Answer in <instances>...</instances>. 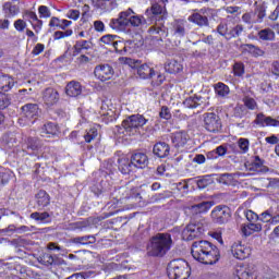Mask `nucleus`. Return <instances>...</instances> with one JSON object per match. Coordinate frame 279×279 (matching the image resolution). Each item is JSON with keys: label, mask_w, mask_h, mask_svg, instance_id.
I'll return each mask as SVG.
<instances>
[{"label": "nucleus", "mask_w": 279, "mask_h": 279, "mask_svg": "<svg viewBox=\"0 0 279 279\" xmlns=\"http://www.w3.org/2000/svg\"><path fill=\"white\" fill-rule=\"evenodd\" d=\"M153 154L157 156V158H167V156L171 154V146L166 142H158L153 147Z\"/></svg>", "instance_id": "nucleus-20"}, {"label": "nucleus", "mask_w": 279, "mask_h": 279, "mask_svg": "<svg viewBox=\"0 0 279 279\" xmlns=\"http://www.w3.org/2000/svg\"><path fill=\"white\" fill-rule=\"evenodd\" d=\"M53 256L49 254H44L43 257H40L41 265H46L47 267H49V265H53Z\"/></svg>", "instance_id": "nucleus-62"}, {"label": "nucleus", "mask_w": 279, "mask_h": 279, "mask_svg": "<svg viewBox=\"0 0 279 279\" xmlns=\"http://www.w3.org/2000/svg\"><path fill=\"white\" fill-rule=\"evenodd\" d=\"M12 180V172L10 169H0V186H5Z\"/></svg>", "instance_id": "nucleus-45"}, {"label": "nucleus", "mask_w": 279, "mask_h": 279, "mask_svg": "<svg viewBox=\"0 0 279 279\" xmlns=\"http://www.w3.org/2000/svg\"><path fill=\"white\" fill-rule=\"evenodd\" d=\"M97 136H99V132L97 131V129L95 128L89 129L84 135L85 143H90L92 141H95Z\"/></svg>", "instance_id": "nucleus-53"}, {"label": "nucleus", "mask_w": 279, "mask_h": 279, "mask_svg": "<svg viewBox=\"0 0 279 279\" xmlns=\"http://www.w3.org/2000/svg\"><path fill=\"white\" fill-rule=\"evenodd\" d=\"M113 49L117 51V53H120L123 56V53H128V46H125V41L121 40L120 37L116 39V43L113 44Z\"/></svg>", "instance_id": "nucleus-46"}, {"label": "nucleus", "mask_w": 279, "mask_h": 279, "mask_svg": "<svg viewBox=\"0 0 279 279\" xmlns=\"http://www.w3.org/2000/svg\"><path fill=\"white\" fill-rule=\"evenodd\" d=\"M147 123V119L141 114H133L123 120L122 128L128 136L141 134V128Z\"/></svg>", "instance_id": "nucleus-4"}, {"label": "nucleus", "mask_w": 279, "mask_h": 279, "mask_svg": "<svg viewBox=\"0 0 279 279\" xmlns=\"http://www.w3.org/2000/svg\"><path fill=\"white\" fill-rule=\"evenodd\" d=\"M12 104V98L8 96L5 93L0 92V110H5Z\"/></svg>", "instance_id": "nucleus-50"}, {"label": "nucleus", "mask_w": 279, "mask_h": 279, "mask_svg": "<svg viewBox=\"0 0 279 279\" xmlns=\"http://www.w3.org/2000/svg\"><path fill=\"white\" fill-rule=\"evenodd\" d=\"M204 104V97L201 95L190 96L183 101L185 108H197V106H202Z\"/></svg>", "instance_id": "nucleus-34"}, {"label": "nucleus", "mask_w": 279, "mask_h": 279, "mask_svg": "<svg viewBox=\"0 0 279 279\" xmlns=\"http://www.w3.org/2000/svg\"><path fill=\"white\" fill-rule=\"evenodd\" d=\"M147 19L150 21H165L167 19V9L162 8V5L155 3L147 9L145 12Z\"/></svg>", "instance_id": "nucleus-10"}, {"label": "nucleus", "mask_w": 279, "mask_h": 279, "mask_svg": "<svg viewBox=\"0 0 279 279\" xmlns=\"http://www.w3.org/2000/svg\"><path fill=\"white\" fill-rule=\"evenodd\" d=\"M187 21L194 23V25H197L198 27H208L210 25L208 16L202 15L201 13H193L187 17Z\"/></svg>", "instance_id": "nucleus-27"}, {"label": "nucleus", "mask_w": 279, "mask_h": 279, "mask_svg": "<svg viewBox=\"0 0 279 279\" xmlns=\"http://www.w3.org/2000/svg\"><path fill=\"white\" fill-rule=\"evenodd\" d=\"M167 274L169 279H189L191 267L184 259H173L168 264Z\"/></svg>", "instance_id": "nucleus-3"}, {"label": "nucleus", "mask_w": 279, "mask_h": 279, "mask_svg": "<svg viewBox=\"0 0 279 279\" xmlns=\"http://www.w3.org/2000/svg\"><path fill=\"white\" fill-rule=\"evenodd\" d=\"M14 87V78L10 75L0 76V90L8 93Z\"/></svg>", "instance_id": "nucleus-33"}, {"label": "nucleus", "mask_w": 279, "mask_h": 279, "mask_svg": "<svg viewBox=\"0 0 279 279\" xmlns=\"http://www.w3.org/2000/svg\"><path fill=\"white\" fill-rule=\"evenodd\" d=\"M38 12L40 14V19H49L51 16V11L46 5H40L38 8Z\"/></svg>", "instance_id": "nucleus-59"}, {"label": "nucleus", "mask_w": 279, "mask_h": 279, "mask_svg": "<svg viewBox=\"0 0 279 279\" xmlns=\"http://www.w3.org/2000/svg\"><path fill=\"white\" fill-rule=\"evenodd\" d=\"M245 32V27L242 24L235 26H229V35L227 40H232V38H239Z\"/></svg>", "instance_id": "nucleus-40"}, {"label": "nucleus", "mask_w": 279, "mask_h": 279, "mask_svg": "<svg viewBox=\"0 0 279 279\" xmlns=\"http://www.w3.org/2000/svg\"><path fill=\"white\" fill-rule=\"evenodd\" d=\"M31 219H34L35 221H40V223L51 222V216L47 211H44V213L35 211L31 214Z\"/></svg>", "instance_id": "nucleus-43"}, {"label": "nucleus", "mask_w": 279, "mask_h": 279, "mask_svg": "<svg viewBox=\"0 0 279 279\" xmlns=\"http://www.w3.org/2000/svg\"><path fill=\"white\" fill-rule=\"evenodd\" d=\"M173 35L178 38H184L186 36V20H177L172 24Z\"/></svg>", "instance_id": "nucleus-22"}, {"label": "nucleus", "mask_w": 279, "mask_h": 279, "mask_svg": "<svg viewBox=\"0 0 279 279\" xmlns=\"http://www.w3.org/2000/svg\"><path fill=\"white\" fill-rule=\"evenodd\" d=\"M118 169L120 172L123 173V175H129V173H132L134 171V163H132V159H128L125 157H122L118 159Z\"/></svg>", "instance_id": "nucleus-21"}, {"label": "nucleus", "mask_w": 279, "mask_h": 279, "mask_svg": "<svg viewBox=\"0 0 279 279\" xmlns=\"http://www.w3.org/2000/svg\"><path fill=\"white\" fill-rule=\"evenodd\" d=\"M148 34H151V36H165V29L158 25H154L149 27Z\"/></svg>", "instance_id": "nucleus-57"}, {"label": "nucleus", "mask_w": 279, "mask_h": 279, "mask_svg": "<svg viewBox=\"0 0 279 279\" xmlns=\"http://www.w3.org/2000/svg\"><path fill=\"white\" fill-rule=\"evenodd\" d=\"M245 108L248 110H256L258 108V104H256V100L250 96H244L242 99Z\"/></svg>", "instance_id": "nucleus-51"}, {"label": "nucleus", "mask_w": 279, "mask_h": 279, "mask_svg": "<svg viewBox=\"0 0 279 279\" xmlns=\"http://www.w3.org/2000/svg\"><path fill=\"white\" fill-rule=\"evenodd\" d=\"M126 60L130 66L136 70V73L141 80H149L156 75L154 68L149 66L147 63L141 64V61H134L132 59Z\"/></svg>", "instance_id": "nucleus-6"}, {"label": "nucleus", "mask_w": 279, "mask_h": 279, "mask_svg": "<svg viewBox=\"0 0 279 279\" xmlns=\"http://www.w3.org/2000/svg\"><path fill=\"white\" fill-rule=\"evenodd\" d=\"M235 276L239 279H256L254 268H251L250 266H238L235 269Z\"/></svg>", "instance_id": "nucleus-24"}, {"label": "nucleus", "mask_w": 279, "mask_h": 279, "mask_svg": "<svg viewBox=\"0 0 279 279\" xmlns=\"http://www.w3.org/2000/svg\"><path fill=\"white\" fill-rule=\"evenodd\" d=\"M41 136H47L51 138V136H56L58 134V124L53 122H47L41 126L40 130Z\"/></svg>", "instance_id": "nucleus-29"}, {"label": "nucleus", "mask_w": 279, "mask_h": 279, "mask_svg": "<svg viewBox=\"0 0 279 279\" xmlns=\"http://www.w3.org/2000/svg\"><path fill=\"white\" fill-rule=\"evenodd\" d=\"M45 145V142L40 140V137H32L28 136L24 138V142L22 144L23 151H26L28 156H34V154H37V151H40Z\"/></svg>", "instance_id": "nucleus-8"}, {"label": "nucleus", "mask_w": 279, "mask_h": 279, "mask_svg": "<svg viewBox=\"0 0 279 279\" xmlns=\"http://www.w3.org/2000/svg\"><path fill=\"white\" fill-rule=\"evenodd\" d=\"M233 73L236 77H242L245 74V65L243 63H234Z\"/></svg>", "instance_id": "nucleus-56"}, {"label": "nucleus", "mask_w": 279, "mask_h": 279, "mask_svg": "<svg viewBox=\"0 0 279 279\" xmlns=\"http://www.w3.org/2000/svg\"><path fill=\"white\" fill-rule=\"evenodd\" d=\"M43 101L47 108H52L60 101V93L53 87H48L43 92Z\"/></svg>", "instance_id": "nucleus-16"}, {"label": "nucleus", "mask_w": 279, "mask_h": 279, "mask_svg": "<svg viewBox=\"0 0 279 279\" xmlns=\"http://www.w3.org/2000/svg\"><path fill=\"white\" fill-rule=\"evenodd\" d=\"M173 239L169 233H157L150 239L148 245V255L157 258H162L171 250Z\"/></svg>", "instance_id": "nucleus-2"}, {"label": "nucleus", "mask_w": 279, "mask_h": 279, "mask_svg": "<svg viewBox=\"0 0 279 279\" xmlns=\"http://www.w3.org/2000/svg\"><path fill=\"white\" fill-rule=\"evenodd\" d=\"M66 19H71L72 21H77L80 19V10L71 9L66 12Z\"/></svg>", "instance_id": "nucleus-63"}, {"label": "nucleus", "mask_w": 279, "mask_h": 279, "mask_svg": "<svg viewBox=\"0 0 279 279\" xmlns=\"http://www.w3.org/2000/svg\"><path fill=\"white\" fill-rule=\"evenodd\" d=\"M21 110L22 117L27 119V121H32V123H34L40 114V108L37 104H26L21 108Z\"/></svg>", "instance_id": "nucleus-14"}, {"label": "nucleus", "mask_w": 279, "mask_h": 279, "mask_svg": "<svg viewBox=\"0 0 279 279\" xmlns=\"http://www.w3.org/2000/svg\"><path fill=\"white\" fill-rule=\"evenodd\" d=\"M88 49H93V41L90 40H76L73 46V56H80L83 51H88Z\"/></svg>", "instance_id": "nucleus-26"}, {"label": "nucleus", "mask_w": 279, "mask_h": 279, "mask_svg": "<svg viewBox=\"0 0 279 279\" xmlns=\"http://www.w3.org/2000/svg\"><path fill=\"white\" fill-rule=\"evenodd\" d=\"M258 220L263 221V223H271V208L264 211Z\"/></svg>", "instance_id": "nucleus-60"}, {"label": "nucleus", "mask_w": 279, "mask_h": 279, "mask_svg": "<svg viewBox=\"0 0 279 279\" xmlns=\"http://www.w3.org/2000/svg\"><path fill=\"white\" fill-rule=\"evenodd\" d=\"M130 14H134L132 9L120 12L118 17L110 20L109 27H111V29H116L117 32H123L129 25L128 19H130Z\"/></svg>", "instance_id": "nucleus-7"}, {"label": "nucleus", "mask_w": 279, "mask_h": 279, "mask_svg": "<svg viewBox=\"0 0 279 279\" xmlns=\"http://www.w3.org/2000/svg\"><path fill=\"white\" fill-rule=\"evenodd\" d=\"M171 143L175 149H183V147L191 141V136L186 131H179L171 133Z\"/></svg>", "instance_id": "nucleus-15"}, {"label": "nucleus", "mask_w": 279, "mask_h": 279, "mask_svg": "<svg viewBox=\"0 0 279 279\" xmlns=\"http://www.w3.org/2000/svg\"><path fill=\"white\" fill-rule=\"evenodd\" d=\"M255 19L257 20V23H263V19L267 16V7H265V4H258V2H255Z\"/></svg>", "instance_id": "nucleus-41"}, {"label": "nucleus", "mask_w": 279, "mask_h": 279, "mask_svg": "<svg viewBox=\"0 0 279 279\" xmlns=\"http://www.w3.org/2000/svg\"><path fill=\"white\" fill-rule=\"evenodd\" d=\"M254 123L255 125H259V128H279V120L267 117L263 112L256 116Z\"/></svg>", "instance_id": "nucleus-17"}, {"label": "nucleus", "mask_w": 279, "mask_h": 279, "mask_svg": "<svg viewBox=\"0 0 279 279\" xmlns=\"http://www.w3.org/2000/svg\"><path fill=\"white\" fill-rule=\"evenodd\" d=\"M49 204H51V196H49L45 190H40L35 195V208H37V210H45Z\"/></svg>", "instance_id": "nucleus-18"}, {"label": "nucleus", "mask_w": 279, "mask_h": 279, "mask_svg": "<svg viewBox=\"0 0 279 279\" xmlns=\"http://www.w3.org/2000/svg\"><path fill=\"white\" fill-rule=\"evenodd\" d=\"M165 70L171 74L180 73L182 71V63L177 60H170L165 64Z\"/></svg>", "instance_id": "nucleus-39"}, {"label": "nucleus", "mask_w": 279, "mask_h": 279, "mask_svg": "<svg viewBox=\"0 0 279 279\" xmlns=\"http://www.w3.org/2000/svg\"><path fill=\"white\" fill-rule=\"evenodd\" d=\"M191 254L195 260H198V263L203 265H215L219 263V258H221L219 248L206 240L194 242L192 244Z\"/></svg>", "instance_id": "nucleus-1"}, {"label": "nucleus", "mask_w": 279, "mask_h": 279, "mask_svg": "<svg viewBox=\"0 0 279 279\" xmlns=\"http://www.w3.org/2000/svg\"><path fill=\"white\" fill-rule=\"evenodd\" d=\"M3 12L8 19H13V16L21 12V9H19V5L12 4V2H7L3 5Z\"/></svg>", "instance_id": "nucleus-38"}, {"label": "nucleus", "mask_w": 279, "mask_h": 279, "mask_svg": "<svg viewBox=\"0 0 279 279\" xmlns=\"http://www.w3.org/2000/svg\"><path fill=\"white\" fill-rule=\"evenodd\" d=\"M260 230H263V225L260 223L250 222L241 226V231L244 236H252L254 232H260Z\"/></svg>", "instance_id": "nucleus-30"}, {"label": "nucleus", "mask_w": 279, "mask_h": 279, "mask_svg": "<svg viewBox=\"0 0 279 279\" xmlns=\"http://www.w3.org/2000/svg\"><path fill=\"white\" fill-rule=\"evenodd\" d=\"M73 25V22L69 20H60L59 17H51L49 22V27H58L59 29H66Z\"/></svg>", "instance_id": "nucleus-36"}, {"label": "nucleus", "mask_w": 279, "mask_h": 279, "mask_svg": "<svg viewBox=\"0 0 279 279\" xmlns=\"http://www.w3.org/2000/svg\"><path fill=\"white\" fill-rule=\"evenodd\" d=\"M2 141L7 143L9 147H14L19 141L16 140V134L14 133H7L2 136Z\"/></svg>", "instance_id": "nucleus-48"}, {"label": "nucleus", "mask_w": 279, "mask_h": 279, "mask_svg": "<svg viewBox=\"0 0 279 279\" xmlns=\"http://www.w3.org/2000/svg\"><path fill=\"white\" fill-rule=\"evenodd\" d=\"M218 182L220 184H225L226 186H230V184L234 182V175L230 173L220 174Z\"/></svg>", "instance_id": "nucleus-49"}, {"label": "nucleus", "mask_w": 279, "mask_h": 279, "mask_svg": "<svg viewBox=\"0 0 279 279\" xmlns=\"http://www.w3.org/2000/svg\"><path fill=\"white\" fill-rule=\"evenodd\" d=\"M159 117L160 119H165L166 121H169V119H171V110L169 109V107L167 106L161 107Z\"/></svg>", "instance_id": "nucleus-58"}, {"label": "nucleus", "mask_w": 279, "mask_h": 279, "mask_svg": "<svg viewBox=\"0 0 279 279\" xmlns=\"http://www.w3.org/2000/svg\"><path fill=\"white\" fill-rule=\"evenodd\" d=\"M95 241V235H83L71 239V243H74V245H92Z\"/></svg>", "instance_id": "nucleus-37"}, {"label": "nucleus", "mask_w": 279, "mask_h": 279, "mask_svg": "<svg viewBox=\"0 0 279 279\" xmlns=\"http://www.w3.org/2000/svg\"><path fill=\"white\" fill-rule=\"evenodd\" d=\"M204 128L207 132H213L217 134V132H221V119L219 116L214 112L204 113Z\"/></svg>", "instance_id": "nucleus-9"}, {"label": "nucleus", "mask_w": 279, "mask_h": 279, "mask_svg": "<svg viewBox=\"0 0 279 279\" xmlns=\"http://www.w3.org/2000/svg\"><path fill=\"white\" fill-rule=\"evenodd\" d=\"M204 220L190 222L182 231L183 241H193V239H198L204 234Z\"/></svg>", "instance_id": "nucleus-5"}, {"label": "nucleus", "mask_w": 279, "mask_h": 279, "mask_svg": "<svg viewBox=\"0 0 279 279\" xmlns=\"http://www.w3.org/2000/svg\"><path fill=\"white\" fill-rule=\"evenodd\" d=\"M128 21L129 25H132V27H142V25H147V20L141 15L130 14Z\"/></svg>", "instance_id": "nucleus-42"}, {"label": "nucleus", "mask_w": 279, "mask_h": 279, "mask_svg": "<svg viewBox=\"0 0 279 279\" xmlns=\"http://www.w3.org/2000/svg\"><path fill=\"white\" fill-rule=\"evenodd\" d=\"M229 147L234 151V154H247V151H250V140L243 137L238 140V147L240 150L236 149L235 144H231Z\"/></svg>", "instance_id": "nucleus-28"}, {"label": "nucleus", "mask_w": 279, "mask_h": 279, "mask_svg": "<svg viewBox=\"0 0 279 279\" xmlns=\"http://www.w3.org/2000/svg\"><path fill=\"white\" fill-rule=\"evenodd\" d=\"M211 219L215 223H226L230 219V209L227 206H216L211 211Z\"/></svg>", "instance_id": "nucleus-13"}, {"label": "nucleus", "mask_w": 279, "mask_h": 279, "mask_svg": "<svg viewBox=\"0 0 279 279\" xmlns=\"http://www.w3.org/2000/svg\"><path fill=\"white\" fill-rule=\"evenodd\" d=\"M258 38L260 40H275L276 39V33L271 28H264L258 32Z\"/></svg>", "instance_id": "nucleus-44"}, {"label": "nucleus", "mask_w": 279, "mask_h": 279, "mask_svg": "<svg viewBox=\"0 0 279 279\" xmlns=\"http://www.w3.org/2000/svg\"><path fill=\"white\" fill-rule=\"evenodd\" d=\"M217 32L220 36H222V38H225L226 40H228V35L230 33V26H228V24L226 23H220L217 26Z\"/></svg>", "instance_id": "nucleus-52"}, {"label": "nucleus", "mask_w": 279, "mask_h": 279, "mask_svg": "<svg viewBox=\"0 0 279 279\" xmlns=\"http://www.w3.org/2000/svg\"><path fill=\"white\" fill-rule=\"evenodd\" d=\"M250 171H255L256 173H267L269 168L265 166V160L260 159V157L255 156L254 160L250 165Z\"/></svg>", "instance_id": "nucleus-23"}, {"label": "nucleus", "mask_w": 279, "mask_h": 279, "mask_svg": "<svg viewBox=\"0 0 279 279\" xmlns=\"http://www.w3.org/2000/svg\"><path fill=\"white\" fill-rule=\"evenodd\" d=\"M25 27H27V23L25 21L20 19L14 22V28L16 29V32H25Z\"/></svg>", "instance_id": "nucleus-61"}, {"label": "nucleus", "mask_w": 279, "mask_h": 279, "mask_svg": "<svg viewBox=\"0 0 279 279\" xmlns=\"http://www.w3.org/2000/svg\"><path fill=\"white\" fill-rule=\"evenodd\" d=\"M119 40V36L117 35H105L100 38V43H104V45H111L114 47V43Z\"/></svg>", "instance_id": "nucleus-54"}, {"label": "nucleus", "mask_w": 279, "mask_h": 279, "mask_svg": "<svg viewBox=\"0 0 279 279\" xmlns=\"http://www.w3.org/2000/svg\"><path fill=\"white\" fill-rule=\"evenodd\" d=\"M131 162L135 169H146L149 165V157L145 153H135L131 156Z\"/></svg>", "instance_id": "nucleus-19"}, {"label": "nucleus", "mask_w": 279, "mask_h": 279, "mask_svg": "<svg viewBox=\"0 0 279 279\" xmlns=\"http://www.w3.org/2000/svg\"><path fill=\"white\" fill-rule=\"evenodd\" d=\"M243 23H246V25H256L258 23V20H256V14L254 12L244 13L242 15Z\"/></svg>", "instance_id": "nucleus-47"}, {"label": "nucleus", "mask_w": 279, "mask_h": 279, "mask_svg": "<svg viewBox=\"0 0 279 279\" xmlns=\"http://www.w3.org/2000/svg\"><path fill=\"white\" fill-rule=\"evenodd\" d=\"M245 217H246L247 221H250V223H252L254 221H258V219H259V217L256 215V213H254L252 210H246Z\"/></svg>", "instance_id": "nucleus-64"}, {"label": "nucleus", "mask_w": 279, "mask_h": 279, "mask_svg": "<svg viewBox=\"0 0 279 279\" xmlns=\"http://www.w3.org/2000/svg\"><path fill=\"white\" fill-rule=\"evenodd\" d=\"M68 97H80L82 95V84L77 81H71L65 87Z\"/></svg>", "instance_id": "nucleus-25"}, {"label": "nucleus", "mask_w": 279, "mask_h": 279, "mask_svg": "<svg viewBox=\"0 0 279 279\" xmlns=\"http://www.w3.org/2000/svg\"><path fill=\"white\" fill-rule=\"evenodd\" d=\"M242 49L246 53H251L253 58H260L265 56V50L260 49L259 47L252 45V44H245L242 46Z\"/></svg>", "instance_id": "nucleus-32"}, {"label": "nucleus", "mask_w": 279, "mask_h": 279, "mask_svg": "<svg viewBox=\"0 0 279 279\" xmlns=\"http://www.w3.org/2000/svg\"><path fill=\"white\" fill-rule=\"evenodd\" d=\"M245 114H247V108H245L243 105L236 106V107L233 109V116H234L236 119H243V117H245Z\"/></svg>", "instance_id": "nucleus-55"}, {"label": "nucleus", "mask_w": 279, "mask_h": 279, "mask_svg": "<svg viewBox=\"0 0 279 279\" xmlns=\"http://www.w3.org/2000/svg\"><path fill=\"white\" fill-rule=\"evenodd\" d=\"M214 90L220 99H227L228 95H230V87L222 82L216 83Z\"/></svg>", "instance_id": "nucleus-31"}, {"label": "nucleus", "mask_w": 279, "mask_h": 279, "mask_svg": "<svg viewBox=\"0 0 279 279\" xmlns=\"http://www.w3.org/2000/svg\"><path fill=\"white\" fill-rule=\"evenodd\" d=\"M231 254L234 258H238V260H245V258H248L250 254H252V248L241 242H235L231 246Z\"/></svg>", "instance_id": "nucleus-11"}, {"label": "nucleus", "mask_w": 279, "mask_h": 279, "mask_svg": "<svg viewBox=\"0 0 279 279\" xmlns=\"http://www.w3.org/2000/svg\"><path fill=\"white\" fill-rule=\"evenodd\" d=\"M100 116L104 123H112L114 120V111L108 108V105H102L100 108Z\"/></svg>", "instance_id": "nucleus-35"}, {"label": "nucleus", "mask_w": 279, "mask_h": 279, "mask_svg": "<svg viewBox=\"0 0 279 279\" xmlns=\"http://www.w3.org/2000/svg\"><path fill=\"white\" fill-rule=\"evenodd\" d=\"M94 75L100 80V82H108V80H112L114 69H112L110 64H100L95 68Z\"/></svg>", "instance_id": "nucleus-12"}]
</instances>
